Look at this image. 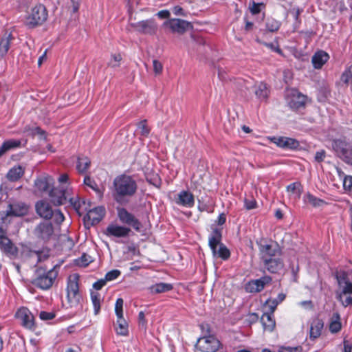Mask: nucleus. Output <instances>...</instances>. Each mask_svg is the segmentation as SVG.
I'll return each instance as SVG.
<instances>
[{"label":"nucleus","instance_id":"15","mask_svg":"<svg viewBox=\"0 0 352 352\" xmlns=\"http://www.w3.org/2000/svg\"><path fill=\"white\" fill-rule=\"evenodd\" d=\"M16 316L25 328L32 329L34 327V318L28 309L25 307L20 308L16 311Z\"/></svg>","mask_w":352,"mask_h":352},{"label":"nucleus","instance_id":"3","mask_svg":"<svg viewBox=\"0 0 352 352\" xmlns=\"http://www.w3.org/2000/svg\"><path fill=\"white\" fill-rule=\"evenodd\" d=\"M47 18L45 7L42 4L36 5L25 17V23L29 28L41 25Z\"/></svg>","mask_w":352,"mask_h":352},{"label":"nucleus","instance_id":"21","mask_svg":"<svg viewBox=\"0 0 352 352\" xmlns=\"http://www.w3.org/2000/svg\"><path fill=\"white\" fill-rule=\"evenodd\" d=\"M131 230L124 226L111 224L107 228L106 234L108 236L124 237L129 235Z\"/></svg>","mask_w":352,"mask_h":352},{"label":"nucleus","instance_id":"51","mask_svg":"<svg viewBox=\"0 0 352 352\" xmlns=\"http://www.w3.org/2000/svg\"><path fill=\"white\" fill-rule=\"evenodd\" d=\"M28 132V134L32 135H38L40 136L41 139H45V133L44 131H43L40 127L36 126L32 129H30L29 130L26 131Z\"/></svg>","mask_w":352,"mask_h":352},{"label":"nucleus","instance_id":"54","mask_svg":"<svg viewBox=\"0 0 352 352\" xmlns=\"http://www.w3.org/2000/svg\"><path fill=\"white\" fill-rule=\"evenodd\" d=\"M121 60L122 56L120 54H113L108 64L111 67H118L120 65V62Z\"/></svg>","mask_w":352,"mask_h":352},{"label":"nucleus","instance_id":"33","mask_svg":"<svg viewBox=\"0 0 352 352\" xmlns=\"http://www.w3.org/2000/svg\"><path fill=\"white\" fill-rule=\"evenodd\" d=\"M254 93L256 96L260 100H266L269 95V89L267 85L263 82H260L255 86Z\"/></svg>","mask_w":352,"mask_h":352},{"label":"nucleus","instance_id":"5","mask_svg":"<svg viewBox=\"0 0 352 352\" xmlns=\"http://www.w3.org/2000/svg\"><path fill=\"white\" fill-rule=\"evenodd\" d=\"M56 277V273L52 270L43 273L39 270L37 271V276L33 280L32 283L41 289H48L52 287Z\"/></svg>","mask_w":352,"mask_h":352},{"label":"nucleus","instance_id":"60","mask_svg":"<svg viewBox=\"0 0 352 352\" xmlns=\"http://www.w3.org/2000/svg\"><path fill=\"white\" fill-rule=\"evenodd\" d=\"M53 216H54L55 221L58 223H62L65 219L63 214L59 210H54Z\"/></svg>","mask_w":352,"mask_h":352},{"label":"nucleus","instance_id":"44","mask_svg":"<svg viewBox=\"0 0 352 352\" xmlns=\"http://www.w3.org/2000/svg\"><path fill=\"white\" fill-rule=\"evenodd\" d=\"M280 27V22L274 19H270L266 22V28L270 32H276Z\"/></svg>","mask_w":352,"mask_h":352},{"label":"nucleus","instance_id":"47","mask_svg":"<svg viewBox=\"0 0 352 352\" xmlns=\"http://www.w3.org/2000/svg\"><path fill=\"white\" fill-rule=\"evenodd\" d=\"M138 130L143 137H147L150 133V129L146 124V120H142L138 124Z\"/></svg>","mask_w":352,"mask_h":352},{"label":"nucleus","instance_id":"52","mask_svg":"<svg viewBox=\"0 0 352 352\" xmlns=\"http://www.w3.org/2000/svg\"><path fill=\"white\" fill-rule=\"evenodd\" d=\"M84 184H85V185L90 187L94 190H95L96 192L99 191L97 184L96 183V182L93 179H91L90 177V176L86 175L85 177V178H84Z\"/></svg>","mask_w":352,"mask_h":352},{"label":"nucleus","instance_id":"55","mask_svg":"<svg viewBox=\"0 0 352 352\" xmlns=\"http://www.w3.org/2000/svg\"><path fill=\"white\" fill-rule=\"evenodd\" d=\"M302 349L300 346H280L278 352H302Z\"/></svg>","mask_w":352,"mask_h":352},{"label":"nucleus","instance_id":"40","mask_svg":"<svg viewBox=\"0 0 352 352\" xmlns=\"http://www.w3.org/2000/svg\"><path fill=\"white\" fill-rule=\"evenodd\" d=\"M0 248L6 253L14 254L15 252L14 248L8 237L0 239Z\"/></svg>","mask_w":352,"mask_h":352},{"label":"nucleus","instance_id":"13","mask_svg":"<svg viewBox=\"0 0 352 352\" xmlns=\"http://www.w3.org/2000/svg\"><path fill=\"white\" fill-rule=\"evenodd\" d=\"M307 97L296 89L290 90L287 94V102L291 109H298L305 105Z\"/></svg>","mask_w":352,"mask_h":352},{"label":"nucleus","instance_id":"25","mask_svg":"<svg viewBox=\"0 0 352 352\" xmlns=\"http://www.w3.org/2000/svg\"><path fill=\"white\" fill-rule=\"evenodd\" d=\"M221 232L220 230L214 229L211 232L208 239V243L212 253H215L216 249L221 244Z\"/></svg>","mask_w":352,"mask_h":352},{"label":"nucleus","instance_id":"63","mask_svg":"<svg viewBox=\"0 0 352 352\" xmlns=\"http://www.w3.org/2000/svg\"><path fill=\"white\" fill-rule=\"evenodd\" d=\"M106 283L107 280H105V278L100 279L93 284V287L96 290H100L105 285Z\"/></svg>","mask_w":352,"mask_h":352},{"label":"nucleus","instance_id":"31","mask_svg":"<svg viewBox=\"0 0 352 352\" xmlns=\"http://www.w3.org/2000/svg\"><path fill=\"white\" fill-rule=\"evenodd\" d=\"M24 174V168L21 166H15L10 168L7 173V178L10 182L19 180Z\"/></svg>","mask_w":352,"mask_h":352},{"label":"nucleus","instance_id":"62","mask_svg":"<svg viewBox=\"0 0 352 352\" xmlns=\"http://www.w3.org/2000/svg\"><path fill=\"white\" fill-rule=\"evenodd\" d=\"M244 204H245V207L247 210L254 209V208H255L256 205V201L253 199H245L244 201Z\"/></svg>","mask_w":352,"mask_h":352},{"label":"nucleus","instance_id":"30","mask_svg":"<svg viewBox=\"0 0 352 352\" xmlns=\"http://www.w3.org/2000/svg\"><path fill=\"white\" fill-rule=\"evenodd\" d=\"M261 322L265 331H272L275 327V320L273 318V314L271 312L264 313L261 317Z\"/></svg>","mask_w":352,"mask_h":352},{"label":"nucleus","instance_id":"28","mask_svg":"<svg viewBox=\"0 0 352 352\" xmlns=\"http://www.w3.org/2000/svg\"><path fill=\"white\" fill-rule=\"evenodd\" d=\"M13 36L12 34L7 32L2 36L0 41V56L1 57H3L7 54Z\"/></svg>","mask_w":352,"mask_h":352},{"label":"nucleus","instance_id":"6","mask_svg":"<svg viewBox=\"0 0 352 352\" xmlns=\"http://www.w3.org/2000/svg\"><path fill=\"white\" fill-rule=\"evenodd\" d=\"M72 188L67 186H58L52 188L50 192V197L51 201L55 206H60L65 204L67 201V198L71 195Z\"/></svg>","mask_w":352,"mask_h":352},{"label":"nucleus","instance_id":"20","mask_svg":"<svg viewBox=\"0 0 352 352\" xmlns=\"http://www.w3.org/2000/svg\"><path fill=\"white\" fill-rule=\"evenodd\" d=\"M271 140L278 146L283 148L295 149L299 146V142L291 138L287 137H274Z\"/></svg>","mask_w":352,"mask_h":352},{"label":"nucleus","instance_id":"12","mask_svg":"<svg viewBox=\"0 0 352 352\" xmlns=\"http://www.w3.org/2000/svg\"><path fill=\"white\" fill-rule=\"evenodd\" d=\"M118 217L122 223L132 227L138 232L141 230L142 223L140 221L125 208H121L118 209Z\"/></svg>","mask_w":352,"mask_h":352},{"label":"nucleus","instance_id":"45","mask_svg":"<svg viewBox=\"0 0 352 352\" xmlns=\"http://www.w3.org/2000/svg\"><path fill=\"white\" fill-rule=\"evenodd\" d=\"M287 190L294 195L297 197H300L301 194L300 184L298 183H292L287 186Z\"/></svg>","mask_w":352,"mask_h":352},{"label":"nucleus","instance_id":"57","mask_svg":"<svg viewBox=\"0 0 352 352\" xmlns=\"http://www.w3.org/2000/svg\"><path fill=\"white\" fill-rule=\"evenodd\" d=\"M153 67L155 75L160 74L163 69L162 64L157 60H153Z\"/></svg>","mask_w":352,"mask_h":352},{"label":"nucleus","instance_id":"24","mask_svg":"<svg viewBox=\"0 0 352 352\" xmlns=\"http://www.w3.org/2000/svg\"><path fill=\"white\" fill-rule=\"evenodd\" d=\"M21 141L20 140L9 139L3 142L0 146V158L7 152L20 148Z\"/></svg>","mask_w":352,"mask_h":352},{"label":"nucleus","instance_id":"1","mask_svg":"<svg viewBox=\"0 0 352 352\" xmlns=\"http://www.w3.org/2000/svg\"><path fill=\"white\" fill-rule=\"evenodd\" d=\"M138 188L137 181L133 177L126 174L118 175L113 182V199L120 204H126L136 194Z\"/></svg>","mask_w":352,"mask_h":352},{"label":"nucleus","instance_id":"56","mask_svg":"<svg viewBox=\"0 0 352 352\" xmlns=\"http://www.w3.org/2000/svg\"><path fill=\"white\" fill-rule=\"evenodd\" d=\"M343 187L344 190L352 192V176H344Z\"/></svg>","mask_w":352,"mask_h":352},{"label":"nucleus","instance_id":"2","mask_svg":"<svg viewBox=\"0 0 352 352\" xmlns=\"http://www.w3.org/2000/svg\"><path fill=\"white\" fill-rule=\"evenodd\" d=\"M79 275L78 274H71L67 279V299L69 306L74 307L78 306L82 296L79 292Z\"/></svg>","mask_w":352,"mask_h":352},{"label":"nucleus","instance_id":"27","mask_svg":"<svg viewBox=\"0 0 352 352\" xmlns=\"http://www.w3.org/2000/svg\"><path fill=\"white\" fill-rule=\"evenodd\" d=\"M323 322L320 319H314L311 324L309 336L312 340L319 338L323 329Z\"/></svg>","mask_w":352,"mask_h":352},{"label":"nucleus","instance_id":"34","mask_svg":"<svg viewBox=\"0 0 352 352\" xmlns=\"http://www.w3.org/2000/svg\"><path fill=\"white\" fill-rule=\"evenodd\" d=\"M285 294L283 293H280L277 296V297L274 299H269L266 301L265 304L266 306L268 308L269 311L271 312V314H274L276 307L279 303L283 302L285 298Z\"/></svg>","mask_w":352,"mask_h":352},{"label":"nucleus","instance_id":"61","mask_svg":"<svg viewBox=\"0 0 352 352\" xmlns=\"http://www.w3.org/2000/svg\"><path fill=\"white\" fill-rule=\"evenodd\" d=\"M298 305L306 310H311L314 307L311 300H304L298 302Z\"/></svg>","mask_w":352,"mask_h":352},{"label":"nucleus","instance_id":"42","mask_svg":"<svg viewBox=\"0 0 352 352\" xmlns=\"http://www.w3.org/2000/svg\"><path fill=\"white\" fill-rule=\"evenodd\" d=\"M118 327L116 332L121 336H126L128 334V324L124 318H117Z\"/></svg>","mask_w":352,"mask_h":352},{"label":"nucleus","instance_id":"14","mask_svg":"<svg viewBox=\"0 0 352 352\" xmlns=\"http://www.w3.org/2000/svg\"><path fill=\"white\" fill-rule=\"evenodd\" d=\"M34 232L36 237L48 241L54 233V227L51 222L43 221L36 226Z\"/></svg>","mask_w":352,"mask_h":352},{"label":"nucleus","instance_id":"50","mask_svg":"<svg viewBox=\"0 0 352 352\" xmlns=\"http://www.w3.org/2000/svg\"><path fill=\"white\" fill-rule=\"evenodd\" d=\"M344 295H345V294L336 293V298L338 299V300L339 302H340L342 305L344 306V307H346L349 305H352V297L348 296L344 300L343 299Z\"/></svg>","mask_w":352,"mask_h":352},{"label":"nucleus","instance_id":"43","mask_svg":"<svg viewBox=\"0 0 352 352\" xmlns=\"http://www.w3.org/2000/svg\"><path fill=\"white\" fill-rule=\"evenodd\" d=\"M67 200L70 205L74 208V209L78 212H80L82 204H85V201H81L78 196L76 197H70L67 198Z\"/></svg>","mask_w":352,"mask_h":352},{"label":"nucleus","instance_id":"37","mask_svg":"<svg viewBox=\"0 0 352 352\" xmlns=\"http://www.w3.org/2000/svg\"><path fill=\"white\" fill-rule=\"evenodd\" d=\"M173 289V285L170 283H159L152 285L150 288L153 294H160L166 292Z\"/></svg>","mask_w":352,"mask_h":352},{"label":"nucleus","instance_id":"36","mask_svg":"<svg viewBox=\"0 0 352 352\" xmlns=\"http://www.w3.org/2000/svg\"><path fill=\"white\" fill-rule=\"evenodd\" d=\"M51 180L50 177H47L37 178L34 182L35 188L40 192L45 191L48 189Z\"/></svg>","mask_w":352,"mask_h":352},{"label":"nucleus","instance_id":"39","mask_svg":"<svg viewBox=\"0 0 352 352\" xmlns=\"http://www.w3.org/2000/svg\"><path fill=\"white\" fill-rule=\"evenodd\" d=\"M91 300L94 307V314L97 315L100 310L101 295L97 292H91Z\"/></svg>","mask_w":352,"mask_h":352},{"label":"nucleus","instance_id":"64","mask_svg":"<svg viewBox=\"0 0 352 352\" xmlns=\"http://www.w3.org/2000/svg\"><path fill=\"white\" fill-rule=\"evenodd\" d=\"M172 11L175 15L183 16H186V13L184 12V10L182 9V7H180L179 6H176L173 7L172 9Z\"/></svg>","mask_w":352,"mask_h":352},{"label":"nucleus","instance_id":"48","mask_svg":"<svg viewBox=\"0 0 352 352\" xmlns=\"http://www.w3.org/2000/svg\"><path fill=\"white\" fill-rule=\"evenodd\" d=\"M123 299L119 298L116 300L115 304V313L117 316V318H123Z\"/></svg>","mask_w":352,"mask_h":352},{"label":"nucleus","instance_id":"19","mask_svg":"<svg viewBox=\"0 0 352 352\" xmlns=\"http://www.w3.org/2000/svg\"><path fill=\"white\" fill-rule=\"evenodd\" d=\"M175 203L186 208H192L195 204V199L193 195L188 190H182L177 194V198Z\"/></svg>","mask_w":352,"mask_h":352},{"label":"nucleus","instance_id":"29","mask_svg":"<svg viewBox=\"0 0 352 352\" xmlns=\"http://www.w3.org/2000/svg\"><path fill=\"white\" fill-rule=\"evenodd\" d=\"M91 165V160L87 156L79 155L77 158L76 169L79 173L84 174L87 173Z\"/></svg>","mask_w":352,"mask_h":352},{"label":"nucleus","instance_id":"9","mask_svg":"<svg viewBox=\"0 0 352 352\" xmlns=\"http://www.w3.org/2000/svg\"><path fill=\"white\" fill-rule=\"evenodd\" d=\"M197 346L201 352H216L220 347L219 340L214 336L200 338Z\"/></svg>","mask_w":352,"mask_h":352},{"label":"nucleus","instance_id":"23","mask_svg":"<svg viewBox=\"0 0 352 352\" xmlns=\"http://www.w3.org/2000/svg\"><path fill=\"white\" fill-rule=\"evenodd\" d=\"M329 58V54L322 51L316 52L311 58L313 66L315 69H320L327 62Z\"/></svg>","mask_w":352,"mask_h":352},{"label":"nucleus","instance_id":"46","mask_svg":"<svg viewBox=\"0 0 352 352\" xmlns=\"http://www.w3.org/2000/svg\"><path fill=\"white\" fill-rule=\"evenodd\" d=\"M341 80L345 84L352 83V65L342 73Z\"/></svg>","mask_w":352,"mask_h":352},{"label":"nucleus","instance_id":"7","mask_svg":"<svg viewBox=\"0 0 352 352\" xmlns=\"http://www.w3.org/2000/svg\"><path fill=\"white\" fill-rule=\"evenodd\" d=\"M336 279L342 288V291L338 292V294H352V270L337 272Z\"/></svg>","mask_w":352,"mask_h":352},{"label":"nucleus","instance_id":"16","mask_svg":"<svg viewBox=\"0 0 352 352\" xmlns=\"http://www.w3.org/2000/svg\"><path fill=\"white\" fill-rule=\"evenodd\" d=\"M104 214V209L103 207H96L89 210L84 217L85 223L94 226L98 223Z\"/></svg>","mask_w":352,"mask_h":352},{"label":"nucleus","instance_id":"26","mask_svg":"<svg viewBox=\"0 0 352 352\" xmlns=\"http://www.w3.org/2000/svg\"><path fill=\"white\" fill-rule=\"evenodd\" d=\"M28 208L23 203H18L10 205V210L7 211V215L21 217L27 214Z\"/></svg>","mask_w":352,"mask_h":352},{"label":"nucleus","instance_id":"35","mask_svg":"<svg viewBox=\"0 0 352 352\" xmlns=\"http://www.w3.org/2000/svg\"><path fill=\"white\" fill-rule=\"evenodd\" d=\"M341 328L340 316L338 312L333 313L329 324V331L333 333H336L340 331Z\"/></svg>","mask_w":352,"mask_h":352},{"label":"nucleus","instance_id":"11","mask_svg":"<svg viewBox=\"0 0 352 352\" xmlns=\"http://www.w3.org/2000/svg\"><path fill=\"white\" fill-rule=\"evenodd\" d=\"M258 245L263 261L267 260V258L277 256L280 253V250L276 243H267L265 241H261L258 243Z\"/></svg>","mask_w":352,"mask_h":352},{"label":"nucleus","instance_id":"8","mask_svg":"<svg viewBox=\"0 0 352 352\" xmlns=\"http://www.w3.org/2000/svg\"><path fill=\"white\" fill-rule=\"evenodd\" d=\"M163 27L168 28L172 33L183 34L190 29L192 25L187 21L174 18L164 21Z\"/></svg>","mask_w":352,"mask_h":352},{"label":"nucleus","instance_id":"17","mask_svg":"<svg viewBox=\"0 0 352 352\" xmlns=\"http://www.w3.org/2000/svg\"><path fill=\"white\" fill-rule=\"evenodd\" d=\"M272 278L270 276H263L261 278L249 281L245 285V290L248 292H259L264 288L265 285L270 283Z\"/></svg>","mask_w":352,"mask_h":352},{"label":"nucleus","instance_id":"49","mask_svg":"<svg viewBox=\"0 0 352 352\" xmlns=\"http://www.w3.org/2000/svg\"><path fill=\"white\" fill-rule=\"evenodd\" d=\"M91 262V256L87 254H82L79 258L76 260V264L80 267H86Z\"/></svg>","mask_w":352,"mask_h":352},{"label":"nucleus","instance_id":"38","mask_svg":"<svg viewBox=\"0 0 352 352\" xmlns=\"http://www.w3.org/2000/svg\"><path fill=\"white\" fill-rule=\"evenodd\" d=\"M48 252L44 250H31L30 252V258L35 261L36 263L45 260L48 257Z\"/></svg>","mask_w":352,"mask_h":352},{"label":"nucleus","instance_id":"10","mask_svg":"<svg viewBox=\"0 0 352 352\" xmlns=\"http://www.w3.org/2000/svg\"><path fill=\"white\" fill-rule=\"evenodd\" d=\"M131 26L140 34L153 35L157 32V24L153 19L142 20L131 23Z\"/></svg>","mask_w":352,"mask_h":352},{"label":"nucleus","instance_id":"58","mask_svg":"<svg viewBox=\"0 0 352 352\" xmlns=\"http://www.w3.org/2000/svg\"><path fill=\"white\" fill-rule=\"evenodd\" d=\"M58 180V182L60 183L59 186H64L65 188H66L67 186L68 188H69V184H68L69 176L67 174L64 173V174L60 175L59 176Z\"/></svg>","mask_w":352,"mask_h":352},{"label":"nucleus","instance_id":"22","mask_svg":"<svg viewBox=\"0 0 352 352\" xmlns=\"http://www.w3.org/2000/svg\"><path fill=\"white\" fill-rule=\"evenodd\" d=\"M264 267L271 273H277L283 267V262L278 257L267 258L263 261Z\"/></svg>","mask_w":352,"mask_h":352},{"label":"nucleus","instance_id":"32","mask_svg":"<svg viewBox=\"0 0 352 352\" xmlns=\"http://www.w3.org/2000/svg\"><path fill=\"white\" fill-rule=\"evenodd\" d=\"M304 201L307 204H311L313 207L320 208L327 204V202L308 192L304 196Z\"/></svg>","mask_w":352,"mask_h":352},{"label":"nucleus","instance_id":"18","mask_svg":"<svg viewBox=\"0 0 352 352\" xmlns=\"http://www.w3.org/2000/svg\"><path fill=\"white\" fill-rule=\"evenodd\" d=\"M36 211L37 214L42 218L50 219L54 214L50 204L45 200H40L36 202Z\"/></svg>","mask_w":352,"mask_h":352},{"label":"nucleus","instance_id":"53","mask_svg":"<svg viewBox=\"0 0 352 352\" xmlns=\"http://www.w3.org/2000/svg\"><path fill=\"white\" fill-rule=\"evenodd\" d=\"M121 272L118 270H112L108 272L104 276V278L107 281H111L116 279L120 275Z\"/></svg>","mask_w":352,"mask_h":352},{"label":"nucleus","instance_id":"4","mask_svg":"<svg viewBox=\"0 0 352 352\" xmlns=\"http://www.w3.org/2000/svg\"><path fill=\"white\" fill-rule=\"evenodd\" d=\"M331 146L336 155L344 162L352 155V144L344 138L333 139Z\"/></svg>","mask_w":352,"mask_h":352},{"label":"nucleus","instance_id":"59","mask_svg":"<svg viewBox=\"0 0 352 352\" xmlns=\"http://www.w3.org/2000/svg\"><path fill=\"white\" fill-rule=\"evenodd\" d=\"M39 317L42 320H50L54 318L55 314L53 312L41 311Z\"/></svg>","mask_w":352,"mask_h":352},{"label":"nucleus","instance_id":"41","mask_svg":"<svg viewBox=\"0 0 352 352\" xmlns=\"http://www.w3.org/2000/svg\"><path fill=\"white\" fill-rule=\"evenodd\" d=\"M212 254L215 257H219L223 260H226L230 257V252L229 250L226 247V245L223 244H220V245L216 249V252L212 253Z\"/></svg>","mask_w":352,"mask_h":352}]
</instances>
